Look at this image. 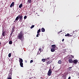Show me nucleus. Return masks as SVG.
<instances>
[{
  "mask_svg": "<svg viewBox=\"0 0 79 79\" xmlns=\"http://www.w3.org/2000/svg\"><path fill=\"white\" fill-rule=\"evenodd\" d=\"M19 21L20 22H22V21H23V15H19Z\"/></svg>",
  "mask_w": 79,
  "mask_h": 79,
  "instance_id": "obj_2",
  "label": "nucleus"
},
{
  "mask_svg": "<svg viewBox=\"0 0 79 79\" xmlns=\"http://www.w3.org/2000/svg\"><path fill=\"white\" fill-rule=\"evenodd\" d=\"M22 6H23V4H21L19 6V8H22Z\"/></svg>",
  "mask_w": 79,
  "mask_h": 79,
  "instance_id": "obj_21",
  "label": "nucleus"
},
{
  "mask_svg": "<svg viewBox=\"0 0 79 79\" xmlns=\"http://www.w3.org/2000/svg\"><path fill=\"white\" fill-rule=\"evenodd\" d=\"M33 63V60H31L30 61V63Z\"/></svg>",
  "mask_w": 79,
  "mask_h": 79,
  "instance_id": "obj_30",
  "label": "nucleus"
},
{
  "mask_svg": "<svg viewBox=\"0 0 79 79\" xmlns=\"http://www.w3.org/2000/svg\"><path fill=\"white\" fill-rule=\"evenodd\" d=\"M5 31H2V34L3 37H4V36H5Z\"/></svg>",
  "mask_w": 79,
  "mask_h": 79,
  "instance_id": "obj_20",
  "label": "nucleus"
},
{
  "mask_svg": "<svg viewBox=\"0 0 79 79\" xmlns=\"http://www.w3.org/2000/svg\"><path fill=\"white\" fill-rule=\"evenodd\" d=\"M19 63H23V60L22 58H19Z\"/></svg>",
  "mask_w": 79,
  "mask_h": 79,
  "instance_id": "obj_10",
  "label": "nucleus"
},
{
  "mask_svg": "<svg viewBox=\"0 0 79 79\" xmlns=\"http://www.w3.org/2000/svg\"><path fill=\"white\" fill-rule=\"evenodd\" d=\"M27 2L28 3H31L32 2V0H28Z\"/></svg>",
  "mask_w": 79,
  "mask_h": 79,
  "instance_id": "obj_12",
  "label": "nucleus"
},
{
  "mask_svg": "<svg viewBox=\"0 0 79 79\" xmlns=\"http://www.w3.org/2000/svg\"><path fill=\"white\" fill-rule=\"evenodd\" d=\"M7 79H12V78L11 77H7Z\"/></svg>",
  "mask_w": 79,
  "mask_h": 79,
  "instance_id": "obj_34",
  "label": "nucleus"
},
{
  "mask_svg": "<svg viewBox=\"0 0 79 79\" xmlns=\"http://www.w3.org/2000/svg\"><path fill=\"white\" fill-rule=\"evenodd\" d=\"M69 69H71V67H69Z\"/></svg>",
  "mask_w": 79,
  "mask_h": 79,
  "instance_id": "obj_41",
  "label": "nucleus"
},
{
  "mask_svg": "<svg viewBox=\"0 0 79 79\" xmlns=\"http://www.w3.org/2000/svg\"><path fill=\"white\" fill-rule=\"evenodd\" d=\"M52 71L51 70V69H50L48 73V76H50L52 75Z\"/></svg>",
  "mask_w": 79,
  "mask_h": 79,
  "instance_id": "obj_3",
  "label": "nucleus"
},
{
  "mask_svg": "<svg viewBox=\"0 0 79 79\" xmlns=\"http://www.w3.org/2000/svg\"><path fill=\"white\" fill-rule=\"evenodd\" d=\"M58 64H61V60H59L58 61Z\"/></svg>",
  "mask_w": 79,
  "mask_h": 79,
  "instance_id": "obj_23",
  "label": "nucleus"
},
{
  "mask_svg": "<svg viewBox=\"0 0 79 79\" xmlns=\"http://www.w3.org/2000/svg\"><path fill=\"white\" fill-rule=\"evenodd\" d=\"M73 34H76V31H73Z\"/></svg>",
  "mask_w": 79,
  "mask_h": 79,
  "instance_id": "obj_29",
  "label": "nucleus"
},
{
  "mask_svg": "<svg viewBox=\"0 0 79 79\" xmlns=\"http://www.w3.org/2000/svg\"><path fill=\"white\" fill-rule=\"evenodd\" d=\"M64 79H66V76L65 77V78H64Z\"/></svg>",
  "mask_w": 79,
  "mask_h": 79,
  "instance_id": "obj_39",
  "label": "nucleus"
},
{
  "mask_svg": "<svg viewBox=\"0 0 79 79\" xmlns=\"http://www.w3.org/2000/svg\"><path fill=\"white\" fill-rule=\"evenodd\" d=\"M11 53H9L8 55L9 57L10 58V57H11Z\"/></svg>",
  "mask_w": 79,
  "mask_h": 79,
  "instance_id": "obj_26",
  "label": "nucleus"
},
{
  "mask_svg": "<svg viewBox=\"0 0 79 79\" xmlns=\"http://www.w3.org/2000/svg\"><path fill=\"white\" fill-rule=\"evenodd\" d=\"M34 27V25H33L31 27V28L32 29V28H33V27Z\"/></svg>",
  "mask_w": 79,
  "mask_h": 79,
  "instance_id": "obj_35",
  "label": "nucleus"
},
{
  "mask_svg": "<svg viewBox=\"0 0 79 79\" xmlns=\"http://www.w3.org/2000/svg\"><path fill=\"white\" fill-rule=\"evenodd\" d=\"M54 68H55V67H54L53 68V69H54Z\"/></svg>",
  "mask_w": 79,
  "mask_h": 79,
  "instance_id": "obj_40",
  "label": "nucleus"
},
{
  "mask_svg": "<svg viewBox=\"0 0 79 79\" xmlns=\"http://www.w3.org/2000/svg\"><path fill=\"white\" fill-rule=\"evenodd\" d=\"M48 59V58L47 59H42V61L43 62H45V61H46V60H47Z\"/></svg>",
  "mask_w": 79,
  "mask_h": 79,
  "instance_id": "obj_11",
  "label": "nucleus"
},
{
  "mask_svg": "<svg viewBox=\"0 0 79 79\" xmlns=\"http://www.w3.org/2000/svg\"><path fill=\"white\" fill-rule=\"evenodd\" d=\"M41 32V31L40 30V29H39L37 32V33L39 34L40 32Z\"/></svg>",
  "mask_w": 79,
  "mask_h": 79,
  "instance_id": "obj_22",
  "label": "nucleus"
},
{
  "mask_svg": "<svg viewBox=\"0 0 79 79\" xmlns=\"http://www.w3.org/2000/svg\"><path fill=\"white\" fill-rule=\"evenodd\" d=\"M62 32V31H60L59 32H58V34H60V32Z\"/></svg>",
  "mask_w": 79,
  "mask_h": 79,
  "instance_id": "obj_31",
  "label": "nucleus"
},
{
  "mask_svg": "<svg viewBox=\"0 0 79 79\" xmlns=\"http://www.w3.org/2000/svg\"><path fill=\"white\" fill-rule=\"evenodd\" d=\"M24 19H26L27 18V16H24Z\"/></svg>",
  "mask_w": 79,
  "mask_h": 79,
  "instance_id": "obj_28",
  "label": "nucleus"
},
{
  "mask_svg": "<svg viewBox=\"0 0 79 79\" xmlns=\"http://www.w3.org/2000/svg\"><path fill=\"white\" fill-rule=\"evenodd\" d=\"M71 57L73 58H74V56H73V55H71Z\"/></svg>",
  "mask_w": 79,
  "mask_h": 79,
  "instance_id": "obj_36",
  "label": "nucleus"
},
{
  "mask_svg": "<svg viewBox=\"0 0 79 79\" xmlns=\"http://www.w3.org/2000/svg\"><path fill=\"white\" fill-rule=\"evenodd\" d=\"M51 51L52 52H54L55 51V49L53 48H52L51 49Z\"/></svg>",
  "mask_w": 79,
  "mask_h": 79,
  "instance_id": "obj_15",
  "label": "nucleus"
},
{
  "mask_svg": "<svg viewBox=\"0 0 79 79\" xmlns=\"http://www.w3.org/2000/svg\"><path fill=\"white\" fill-rule=\"evenodd\" d=\"M68 61L70 63H73V60L71 59H70L68 60Z\"/></svg>",
  "mask_w": 79,
  "mask_h": 79,
  "instance_id": "obj_5",
  "label": "nucleus"
},
{
  "mask_svg": "<svg viewBox=\"0 0 79 79\" xmlns=\"http://www.w3.org/2000/svg\"><path fill=\"white\" fill-rule=\"evenodd\" d=\"M77 62H78V60H77V59H76L73 60V63L76 64L77 63Z\"/></svg>",
  "mask_w": 79,
  "mask_h": 79,
  "instance_id": "obj_4",
  "label": "nucleus"
},
{
  "mask_svg": "<svg viewBox=\"0 0 79 79\" xmlns=\"http://www.w3.org/2000/svg\"><path fill=\"white\" fill-rule=\"evenodd\" d=\"M64 39H63L62 40V42H64Z\"/></svg>",
  "mask_w": 79,
  "mask_h": 79,
  "instance_id": "obj_37",
  "label": "nucleus"
},
{
  "mask_svg": "<svg viewBox=\"0 0 79 79\" xmlns=\"http://www.w3.org/2000/svg\"><path fill=\"white\" fill-rule=\"evenodd\" d=\"M15 5V2H13L11 4L10 7V8H12V6H14Z\"/></svg>",
  "mask_w": 79,
  "mask_h": 79,
  "instance_id": "obj_7",
  "label": "nucleus"
},
{
  "mask_svg": "<svg viewBox=\"0 0 79 79\" xmlns=\"http://www.w3.org/2000/svg\"><path fill=\"white\" fill-rule=\"evenodd\" d=\"M19 16H18L16 17L15 19V21H18L19 20Z\"/></svg>",
  "mask_w": 79,
  "mask_h": 79,
  "instance_id": "obj_13",
  "label": "nucleus"
},
{
  "mask_svg": "<svg viewBox=\"0 0 79 79\" xmlns=\"http://www.w3.org/2000/svg\"><path fill=\"white\" fill-rule=\"evenodd\" d=\"M14 32H15V27H13L12 28V30L11 32H12V33H13Z\"/></svg>",
  "mask_w": 79,
  "mask_h": 79,
  "instance_id": "obj_17",
  "label": "nucleus"
},
{
  "mask_svg": "<svg viewBox=\"0 0 79 79\" xmlns=\"http://www.w3.org/2000/svg\"><path fill=\"white\" fill-rule=\"evenodd\" d=\"M12 43H13V42L11 41H10L9 42V44H10V45H11Z\"/></svg>",
  "mask_w": 79,
  "mask_h": 79,
  "instance_id": "obj_25",
  "label": "nucleus"
},
{
  "mask_svg": "<svg viewBox=\"0 0 79 79\" xmlns=\"http://www.w3.org/2000/svg\"><path fill=\"white\" fill-rule=\"evenodd\" d=\"M20 64L21 67H23V62L20 63Z\"/></svg>",
  "mask_w": 79,
  "mask_h": 79,
  "instance_id": "obj_18",
  "label": "nucleus"
},
{
  "mask_svg": "<svg viewBox=\"0 0 79 79\" xmlns=\"http://www.w3.org/2000/svg\"><path fill=\"white\" fill-rule=\"evenodd\" d=\"M12 73H10L8 74L7 77H11V78L12 77Z\"/></svg>",
  "mask_w": 79,
  "mask_h": 79,
  "instance_id": "obj_8",
  "label": "nucleus"
},
{
  "mask_svg": "<svg viewBox=\"0 0 79 79\" xmlns=\"http://www.w3.org/2000/svg\"><path fill=\"white\" fill-rule=\"evenodd\" d=\"M37 33V34L36 35V37H39V35H40V33Z\"/></svg>",
  "mask_w": 79,
  "mask_h": 79,
  "instance_id": "obj_27",
  "label": "nucleus"
},
{
  "mask_svg": "<svg viewBox=\"0 0 79 79\" xmlns=\"http://www.w3.org/2000/svg\"><path fill=\"white\" fill-rule=\"evenodd\" d=\"M41 51H38L37 53V55H40V53H41Z\"/></svg>",
  "mask_w": 79,
  "mask_h": 79,
  "instance_id": "obj_24",
  "label": "nucleus"
},
{
  "mask_svg": "<svg viewBox=\"0 0 79 79\" xmlns=\"http://www.w3.org/2000/svg\"><path fill=\"white\" fill-rule=\"evenodd\" d=\"M41 31L42 32H45V30L44 28H42V29H41Z\"/></svg>",
  "mask_w": 79,
  "mask_h": 79,
  "instance_id": "obj_16",
  "label": "nucleus"
},
{
  "mask_svg": "<svg viewBox=\"0 0 79 79\" xmlns=\"http://www.w3.org/2000/svg\"><path fill=\"white\" fill-rule=\"evenodd\" d=\"M23 31H21L20 33L18 34V39H19L20 40H23L22 39V38H23Z\"/></svg>",
  "mask_w": 79,
  "mask_h": 79,
  "instance_id": "obj_1",
  "label": "nucleus"
},
{
  "mask_svg": "<svg viewBox=\"0 0 79 79\" xmlns=\"http://www.w3.org/2000/svg\"><path fill=\"white\" fill-rule=\"evenodd\" d=\"M41 50H42V48H40L39 49V51H40V52H41Z\"/></svg>",
  "mask_w": 79,
  "mask_h": 79,
  "instance_id": "obj_33",
  "label": "nucleus"
},
{
  "mask_svg": "<svg viewBox=\"0 0 79 79\" xmlns=\"http://www.w3.org/2000/svg\"><path fill=\"white\" fill-rule=\"evenodd\" d=\"M52 62V61L51 60H50L49 61H48V62H46V64L47 65H48V64H50V63H51Z\"/></svg>",
  "mask_w": 79,
  "mask_h": 79,
  "instance_id": "obj_6",
  "label": "nucleus"
},
{
  "mask_svg": "<svg viewBox=\"0 0 79 79\" xmlns=\"http://www.w3.org/2000/svg\"><path fill=\"white\" fill-rule=\"evenodd\" d=\"M14 22L15 23V22H17V21H16V19H15V20L14 21Z\"/></svg>",
  "mask_w": 79,
  "mask_h": 79,
  "instance_id": "obj_38",
  "label": "nucleus"
},
{
  "mask_svg": "<svg viewBox=\"0 0 79 79\" xmlns=\"http://www.w3.org/2000/svg\"><path fill=\"white\" fill-rule=\"evenodd\" d=\"M56 46L55 44H54L52 45V48L55 49V48H56Z\"/></svg>",
  "mask_w": 79,
  "mask_h": 79,
  "instance_id": "obj_9",
  "label": "nucleus"
},
{
  "mask_svg": "<svg viewBox=\"0 0 79 79\" xmlns=\"http://www.w3.org/2000/svg\"><path fill=\"white\" fill-rule=\"evenodd\" d=\"M19 16H18L16 17L15 19V21H18L19 20Z\"/></svg>",
  "mask_w": 79,
  "mask_h": 79,
  "instance_id": "obj_14",
  "label": "nucleus"
},
{
  "mask_svg": "<svg viewBox=\"0 0 79 79\" xmlns=\"http://www.w3.org/2000/svg\"><path fill=\"white\" fill-rule=\"evenodd\" d=\"M13 33H12V32H11L10 35V36H11L12 35H13Z\"/></svg>",
  "mask_w": 79,
  "mask_h": 79,
  "instance_id": "obj_32",
  "label": "nucleus"
},
{
  "mask_svg": "<svg viewBox=\"0 0 79 79\" xmlns=\"http://www.w3.org/2000/svg\"><path fill=\"white\" fill-rule=\"evenodd\" d=\"M65 37H68V36H71V35H69V33H68L67 34L65 35Z\"/></svg>",
  "mask_w": 79,
  "mask_h": 79,
  "instance_id": "obj_19",
  "label": "nucleus"
}]
</instances>
